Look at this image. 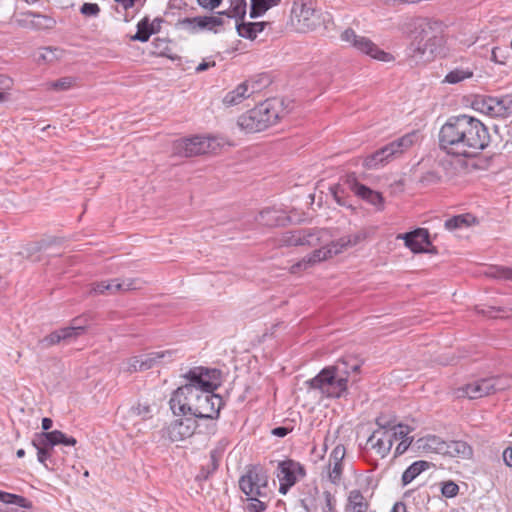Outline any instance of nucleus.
<instances>
[{"mask_svg":"<svg viewBox=\"0 0 512 512\" xmlns=\"http://www.w3.org/2000/svg\"><path fill=\"white\" fill-rule=\"evenodd\" d=\"M490 141L487 126L465 114L450 117L439 131L440 148L454 156H474L488 147Z\"/></svg>","mask_w":512,"mask_h":512,"instance_id":"obj_1","label":"nucleus"},{"mask_svg":"<svg viewBox=\"0 0 512 512\" xmlns=\"http://www.w3.org/2000/svg\"><path fill=\"white\" fill-rule=\"evenodd\" d=\"M221 371L202 366L191 368L184 374L187 382L178 387L169 400L170 409L176 416H193L202 387L218 388L221 385Z\"/></svg>","mask_w":512,"mask_h":512,"instance_id":"obj_2","label":"nucleus"},{"mask_svg":"<svg viewBox=\"0 0 512 512\" xmlns=\"http://www.w3.org/2000/svg\"><path fill=\"white\" fill-rule=\"evenodd\" d=\"M239 488L245 494L248 512H264L271 499L268 475L260 466L249 467L239 479Z\"/></svg>","mask_w":512,"mask_h":512,"instance_id":"obj_3","label":"nucleus"},{"mask_svg":"<svg viewBox=\"0 0 512 512\" xmlns=\"http://www.w3.org/2000/svg\"><path fill=\"white\" fill-rule=\"evenodd\" d=\"M306 383L309 389L318 391L321 396L327 398H340L346 394L348 388L345 378L336 376L329 366Z\"/></svg>","mask_w":512,"mask_h":512,"instance_id":"obj_4","label":"nucleus"},{"mask_svg":"<svg viewBox=\"0 0 512 512\" xmlns=\"http://www.w3.org/2000/svg\"><path fill=\"white\" fill-rule=\"evenodd\" d=\"M222 146V139L216 137L194 136L177 140L173 145L174 154L193 157L206 153H215Z\"/></svg>","mask_w":512,"mask_h":512,"instance_id":"obj_5","label":"nucleus"},{"mask_svg":"<svg viewBox=\"0 0 512 512\" xmlns=\"http://www.w3.org/2000/svg\"><path fill=\"white\" fill-rule=\"evenodd\" d=\"M418 140L416 132L408 133L377 150L374 154L364 160V165L368 169H374L379 164L389 160L393 156H398L408 150Z\"/></svg>","mask_w":512,"mask_h":512,"instance_id":"obj_6","label":"nucleus"},{"mask_svg":"<svg viewBox=\"0 0 512 512\" xmlns=\"http://www.w3.org/2000/svg\"><path fill=\"white\" fill-rule=\"evenodd\" d=\"M291 26L298 32L315 30L320 24L319 12L304 0H295L290 15Z\"/></svg>","mask_w":512,"mask_h":512,"instance_id":"obj_7","label":"nucleus"},{"mask_svg":"<svg viewBox=\"0 0 512 512\" xmlns=\"http://www.w3.org/2000/svg\"><path fill=\"white\" fill-rule=\"evenodd\" d=\"M340 39L349 46L355 48L357 51L366 54L373 59L382 62H390L394 60V57L390 53L381 50L369 38L357 35L351 28L343 31L340 35Z\"/></svg>","mask_w":512,"mask_h":512,"instance_id":"obj_8","label":"nucleus"},{"mask_svg":"<svg viewBox=\"0 0 512 512\" xmlns=\"http://www.w3.org/2000/svg\"><path fill=\"white\" fill-rule=\"evenodd\" d=\"M473 108L483 114L491 117L507 118L512 116V97H493L477 96L473 103Z\"/></svg>","mask_w":512,"mask_h":512,"instance_id":"obj_9","label":"nucleus"},{"mask_svg":"<svg viewBox=\"0 0 512 512\" xmlns=\"http://www.w3.org/2000/svg\"><path fill=\"white\" fill-rule=\"evenodd\" d=\"M217 388L202 387V392L195 407L193 417L196 419L216 420L224 406L223 398L215 394Z\"/></svg>","mask_w":512,"mask_h":512,"instance_id":"obj_10","label":"nucleus"},{"mask_svg":"<svg viewBox=\"0 0 512 512\" xmlns=\"http://www.w3.org/2000/svg\"><path fill=\"white\" fill-rule=\"evenodd\" d=\"M306 471L303 465L292 459L279 461L277 464L276 476L279 480V492L287 494L297 481L305 477Z\"/></svg>","mask_w":512,"mask_h":512,"instance_id":"obj_11","label":"nucleus"},{"mask_svg":"<svg viewBox=\"0 0 512 512\" xmlns=\"http://www.w3.org/2000/svg\"><path fill=\"white\" fill-rule=\"evenodd\" d=\"M412 40L436 44H442V25L440 22L419 18L413 22Z\"/></svg>","mask_w":512,"mask_h":512,"instance_id":"obj_12","label":"nucleus"},{"mask_svg":"<svg viewBox=\"0 0 512 512\" xmlns=\"http://www.w3.org/2000/svg\"><path fill=\"white\" fill-rule=\"evenodd\" d=\"M60 444L73 447L77 444V440L72 436H67L60 430L37 433L32 440V445L36 450L53 451L54 446Z\"/></svg>","mask_w":512,"mask_h":512,"instance_id":"obj_13","label":"nucleus"},{"mask_svg":"<svg viewBox=\"0 0 512 512\" xmlns=\"http://www.w3.org/2000/svg\"><path fill=\"white\" fill-rule=\"evenodd\" d=\"M197 427L198 424L194 417L180 418L167 425L162 430V435L172 442H178L191 437Z\"/></svg>","mask_w":512,"mask_h":512,"instance_id":"obj_14","label":"nucleus"},{"mask_svg":"<svg viewBox=\"0 0 512 512\" xmlns=\"http://www.w3.org/2000/svg\"><path fill=\"white\" fill-rule=\"evenodd\" d=\"M263 78L258 80H247L239 84L233 91L228 92L223 103L226 106H233L241 103L244 99L259 92L266 84H262Z\"/></svg>","mask_w":512,"mask_h":512,"instance_id":"obj_15","label":"nucleus"},{"mask_svg":"<svg viewBox=\"0 0 512 512\" xmlns=\"http://www.w3.org/2000/svg\"><path fill=\"white\" fill-rule=\"evenodd\" d=\"M397 239H402L405 246L413 253L431 252V250L426 249L427 246L431 245V241L429 232L425 228H417L407 233L398 234Z\"/></svg>","mask_w":512,"mask_h":512,"instance_id":"obj_16","label":"nucleus"},{"mask_svg":"<svg viewBox=\"0 0 512 512\" xmlns=\"http://www.w3.org/2000/svg\"><path fill=\"white\" fill-rule=\"evenodd\" d=\"M361 366V359L354 355H346L338 359L334 365L329 367L334 373H336V376L345 378L346 383L348 384L351 377L360 372Z\"/></svg>","mask_w":512,"mask_h":512,"instance_id":"obj_17","label":"nucleus"},{"mask_svg":"<svg viewBox=\"0 0 512 512\" xmlns=\"http://www.w3.org/2000/svg\"><path fill=\"white\" fill-rule=\"evenodd\" d=\"M440 46L436 44L412 40L406 49V55L415 64L428 62Z\"/></svg>","mask_w":512,"mask_h":512,"instance_id":"obj_18","label":"nucleus"},{"mask_svg":"<svg viewBox=\"0 0 512 512\" xmlns=\"http://www.w3.org/2000/svg\"><path fill=\"white\" fill-rule=\"evenodd\" d=\"M261 109L253 108L238 119V125L248 133L263 131L269 127V118H261Z\"/></svg>","mask_w":512,"mask_h":512,"instance_id":"obj_19","label":"nucleus"},{"mask_svg":"<svg viewBox=\"0 0 512 512\" xmlns=\"http://www.w3.org/2000/svg\"><path fill=\"white\" fill-rule=\"evenodd\" d=\"M330 237L329 230L326 228H304L298 229V246L316 247Z\"/></svg>","mask_w":512,"mask_h":512,"instance_id":"obj_20","label":"nucleus"},{"mask_svg":"<svg viewBox=\"0 0 512 512\" xmlns=\"http://www.w3.org/2000/svg\"><path fill=\"white\" fill-rule=\"evenodd\" d=\"M137 289L134 279H114L109 281H101L96 283L93 291L97 294H115L116 292H124Z\"/></svg>","mask_w":512,"mask_h":512,"instance_id":"obj_21","label":"nucleus"},{"mask_svg":"<svg viewBox=\"0 0 512 512\" xmlns=\"http://www.w3.org/2000/svg\"><path fill=\"white\" fill-rule=\"evenodd\" d=\"M376 453L382 458L386 457L393 446V435L389 430H376L367 440Z\"/></svg>","mask_w":512,"mask_h":512,"instance_id":"obj_22","label":"nucleus"},{"mask_svg":"<svg viewBox=\"0 0 512 512\" xmlns=\"http://www.w3.org/2000/svg\"><path fill=\"white\" fill-rule=\"evenodd\" d=\"M492 380L482 378L463 386L459 391L469 399H478L493 393Z\"/></svg>","mask_w":512,"mask_h":512,"instance_id":"obj_23","label":"nucleus"},{"mask_svg":"<svg viewBox=\"0 0 512 512\" xmlns=\"http://www.w3.org/2000/svg\"><path fill=\"white\" fill-rule=\"evenodd\" d=\"M331 253L327 246H323L319 249L314 250L312 253L304 257L301 261L291 266V272L297 273L300 270H305L313 265L320 263L321 261L331 258Z\"/></svg>","mask_w":512,"mask_h":512,"instance_id":"obj_24","label":"nucleus"},{"mask_svg":"<svg viewBox=\"0 0 512 512\" xmlns=\"http://www.w3.org/2000/svg\"><path fill=\"white\" fill-rule=\"evenodd\" d=\"M446 441L436 435H428L415 441V447L425 453H436L444 456Z\"/></svg>","mask_w":512,"mask_h":512,"instance_id":"obj_25","label":"nucleus"},{"mask_svg":"<svg viewBox=\"0 0 512 512\" xmlns=\"http://www.w3.org/2000/svg\"><path fill=\"white\" fill-rule=\"evenodd\" d=\"M473 455L472 447L465 441H446L444 456L452 458L470 459Z\"/></svg>","mask_w":512,"mask_h":512,"instance_id":"obj_26","label":"nucleus"},{"mask_svg":"<svg viewBox=\"0 0 512 512\" xmlns=\"http://www.w3.org/2000/svg\"><path fill=\"white\" fill-rule=\"evenodd\" d=\"M281 102L278 99H267L258 106L256 109H261V118L263 120L269 118V127L276 124L280 118Z\"/></svg>","mask_w":512,"mask_h":512,"instance_id":"obj_27","label":"nucleus"},{"mask_svg":"<svg viewBox=\"0 0 512 512\" xmlns=\"http://www.w3.org/2000/svg\"><path fill=\"white\" fill-rule=\"evenodd\" d=\"M369 502L358 489H353L348 493L345 512H367Z\"/></svg>","mask_w":512,"mask_h":512,"instance_id":"obj_28","label":"nucleus"},{"mask_svg":"<svg viewBox=\"0 0 512 512\" xmlns=\"http://www.w3.org/2000/svg\"><path fill=\"white\" fill-rule=\"evenodd\" d=\"M351 190L355 193V195L374 206H381L383 204L382 195L379 192H376L365 186L364 184L355 181L353 184H351Z\"/></svg>","mask_w":512,"mask_h":512,"instance_id":"obj_29","label":"nucleus"},{"mask_svg":"<svg viewBox=\"0 0 512 512\" xmlns=\"http://www.w3.org/2000/svg\"><path fill=\"white\" fill-rule=\"evenodd\" d=\"M268 22H237L235 28L240 37L254 40L258 33L262 32L268 25Z\"/></svg>","mask_w":512,"mask_h":512,"instance_id":"obj_30","label":"nucleus"},{"mask_svg":"<svg viewBox=\"0 0 512 512\" xmlns=\"http://www.w3.org/2000/svg\"><path fill=\"white\" fill-rule=\"evenodd\" d=\"M258 222L264 226L276 227L285 224L286 217L283 216L281 211L275 208H265L260 211L257 218Z\"/></svg>","mask_w":512,"mask_h":512,"instance_id":"obj_31","label":"nucleus"},{"mask_svg":"<svg viewBox=\"0 0 512 512\" xmlns=\"http://www.w3.org/2000/svg\"><path fill=\"white\" fill-rule=\"evenodd\" d=\"M362 240L361 234H353V235H347L343 236L340 239L336 241H332L330 244L326 245L329 249L331 256H335L339 253H341L343 250H345L348 247L355 246Z\"/></svg>","mask_w":512,"mask_h":512,"instance_id":"obj_32","label":"nucleus"},{"mask_svg":"<svg viewBox=\"0 0 512 512\" xmlns=\"http://www.w3.org/2000/svg\"><path fill=\"white\" fill-rule=\"evenodd\" d=\"M432 463L424 460H418L413 462L402 474V485L406 486L411 483L418 475L423 471L429 469Z\"/></svg>","mask_w":512,"mask_h":512,"instance_id":"obj_33","label":"nucleus"},{"mask_svg":"<svg viewBox=\"0 0 512 512\" xmlns=\"http://www.w3.org/2000/svg\"><path fill=\"white\" fill-rule=\"evenodd\" d=\"M246 8V0H231L230 8L220 12V15L225 16L227 19L234 18L236 23L241 22L244 21L246 16Z\"/></svg>","mask_w":512,"mask_h":512,"instance_id":"obj_34","label":"nucleus"},{"mask_svg":"<svg viewBox=\"0 0 512 512\" xmlns=\"http://www.w3.org/2000/svg\"><path fill=\"white\" fill-rule=\"evenodd\" d=\"M85 330V326L81 323V318H75L72 325L59 329L61 342H70L80 336Z\"/></svg>","mask_w":512,"mask_h":512,"instance_id":"obj_35","label":"nucleus"},{"mask_svg":"<svg viewBox=\"0 0 512 512\" xmlns=\"http://www.w3.org/2000/svg\"><path fill=\"white\" fill-rule=\"evenodd\" d=\"M157 33V29L150 25V19L144 17L137 24V32L131 37L132 41L147 42L152 34Z\"/></svg>","mask_w":512,"mask_h":512,"instance_id":"obj_36","label":"nucleus"},{"mask_svg":"<svg viewBox=\"0 0 512 512\" xmlns=\"http://www.w3.org/2000/svg\"><path fill=\"white\" fill-rule=\"evenodd\" d=\"M475 221L476 218L472 214L467 213L456 215L447 219L444 223V226L447 230L454 231L463 227H469Z\"/></svg>","mask_w":512,"mask_h":512,"instance_id":"obj_37","label":"nucleus"},{"mask_svg":"<svg viewBox=\"0 0 512 512\" xmlns=\"http://www.w3.org/2000/svg\"><path fill=\"white\" fill-rule=\"evenodd\" d=\"M221 455L217 450L210 452L209 462L201 467L200 473L197 475L199 480H207L211 474H213L219 466Z\"/></svg>","mask_w":512,"mask_h":512,"instance_id":"obj_38","label":"nucleus"},{"mask_svg":"<svg viewBox=\"0 0 512 512\" xmlns=\"http://www.w3.org/2000/svg\"><path fill=\"white\" fill-rule=\"evenodd\" d=\"M250 18L255 19L264 14L271 7L279 4L281 0H250Z\"/></svg>","mask_w":512,"mask_h":512,"instance_id":"obj_39","label":"nucleus"},{"mask_svg":"<svg viewBox=\"0 0 512 512\" xmlns=\"http://www.w3.org/2000/svg\"><path fill=\"white\" fill-rule=\"evenodd\" d=\"M141 354L131 356L120 363V371L128 374L145 371Z\"/></svg>","mask_w":512,"mask_h":512,"instance_id":"obj_40","label":"nucleus"},{"mask_svg":"<svg viewBox=\"0 0 512 512\" xmlns=\"http://www.w3.org/2000/svg\"><path fill=\"white\" fill-rule=\"evenodd\" d=\"M64 51L58 47H43L37 57L38 63H53L62 58Z\"/></svg>","mask_w":512,"mask_h":512,"instance_id":"obj_41","label":"nucleus"},{"mask_svg":"<svg viewBox=\"0 0 512 512\" xmlns=\"http://www.w3.org/2000/svg\"><path fill=\"white\" fill-rule=\"evenodd\" d=\"M473 76V71L469 68H455L451 70L444 78V83L457 84Z\"/></svg>","mask_w":512,"mask_h":512,"instance_id":"obj_42","label":"nucleus"},{"mask_svg":"<svg viewBox=\"0 0 512 512\" xmlns=\"http://www.w3.org/2000/svg\"><path fill=\"white\" fill-rule=\"evenodd\" d=\"M327 468L329 481L334 485H339L342 479L343 462H329Z\"/></svg>","mask_w":512,"mask_h":512,"instance_id":"obj_43","label":"nucleus"},{"mask_svg":"<svg viewBox=\"0 0 512 512\" xmlns=\"http://www.w3.org/2000/svg\"><path fill=\"white\" fill-rule=\"evenodd\" d=\"M278 247L298 246V230H291L282 233L277 239Z\"/></svg>","mask_w":512,"mask_h":512,"instance_id":"obj_44","label":"nucleus"},{"mask_svg":"<svg viewBox=\"0 0 512 512\" xmlns=\"http://www.w3.org/2000/svg\"><path fill=\"white\" fill-rule=\"evenodd\" d=\"M129 417H139L141 420L151 418L152 410L150 405L146 403H138L129 409Z\"/></svg>","mask_w":512,"mask_h":512,"instance_id":"obj_45","label":"nucleus"},{"mask_svg":"<svg viewBox=\"0 0 512 512\" xmlns=\"http://www.w3.org/2000/svg\"><path fill=\"white\" fill-rule=\"evenodd\" d=\"M49 245L50 243L45 240L30 243L24 248V251H22L21 254L27 258H32L34 254L47 250Z\"/></svg>","mask_w":512,"mask_h":512,"instance_id":"obj_46","label":"nucleus"},{"mask_svg":"<svg viewBox=\"0 0 512 512\" xmlns=\"http://www.w3.org/2000/svg\"><path fill=\"white\" fill-rule=\"evenodd\" d=\"M415 427L409 426L402 423H396L395 426L391 428V435H393V441L395 439L404 440L406 438H410L408 435L414 431Z\"/></svg>","mask_w":512,"mask_h":512,"instance_id":"obj_47","label":"nucleus"},{"mask_svg":"<svg viewBox=\"0 0 512 512\" xmlns=\"http://www.w3.org/2000/svg\"><path fill=\"white\" fill-rule=\"evenodd\" d=\"M487 274L496 279L512 281L511 267L494 266L490 268V271Z\"/></svg>","mask_w":512,"mask_h":512,"instance_id":"obj_48","label":"nucleus"},{"mask_svg":"<svg viewBox=\"0 0 512 512\" xmlns=\"http://www.w3.org/2000/svg\"><path fill=\"white\" fill-rule=\"evenodd\" d=\"M492 380L493 393L503 391L512 386V378L508 376L489 377Z\"/></svg>","mask_w":512,"mask_h":512,"instance_id":"obj_49","label":"nucleus"},{"mask_svg":"<svg viewBox=\"0 0 512 512\" xmlns=\"http://www.w3.org/2000/svg\"><path fill=\"white\" fill-rule=\"evenodd\" d=\"M205 19L207 20V30L214 33H218V27L223 26L226 22L224 16L220 15V12L217 15L205 16Z\"/></svg>","mask_w":512,"mask_h":512,"instance_id":"obj_50","label":"nucleus"},{"mask_svg":"<svg viewBox=\"0 0 512 512\" xmlns=\"http://www.w3.org/2000/svg\"><path fill=\"white\" fill-rule=\"evenodd\" d=\"M141 358L145 371L158 366L157 351L142 353Z\"/></svg>","mask_w":512,"mask_h":512,"instance_id":"obj_51","label":"nucleus"},{"mask_svg":"<svg viewBox=\"0 0 512 512\" xmlns=\"http://www.w3.org/2000/svg\"><path fill=\"white\" fill-rule=\"evenodd\" d=\"M397 423L395 417H389L387 415H380L376 418L377 430H389Z\"/></svg>","mask_w":512,"mask_h":512,"instance_id":"obj_52","label":"nucleus"},{"mask_svg":"<svg viewBox=\"0 0 512 512\" xmlns=\"http://www.w3.org/2000/svg\"><path fill=\"white\" fill-rule=\"evenodd\" d=\"M196 19L195 17L194 18H183V19H179L178 22L176 23V27L179 28V29H182V30H185L189 33H197V26H196Z\"/></svg>","mask_w":512,"mask_h":512,"instance_id":"obj_53","label":"nucleus"},{"mask_svg":"<svg viewBox=\"0 0 512 512\" xmlns=\"http://www.w3.org/2000/svg\"><path fill=\"white\" fill-rule=\"evenodd\" d=\"M459 486L453 481H446L442 483L441 493L446 498H453L457 496Z\"/></svg>","mask_w":512,"mask_h":512,"instance_id":"obj_54","label":"nucleus"},{"mask_svg":"<svg viewBox=\"0 0 512 512\" xmlns=\"http://www.w3.org/2000/svg\"><path fill=\"white\" fill-rule=\"evenodd\" d=\"M72 77H63L50 83V88L56 91H66L73 85Z\"/></svg>","mask_w":512,"mask_h":512,"instance_id":"obj_55","label":"nucleus"},{"mask_svg":"<svg viewBox=\"0 0 512 512\" xmlns=\"http://www.w3.org/2000/svg\"><path fill=\"white\" fill-rule=\"evenodd\" d=\"M158 365H165L174 361L177 357V350L157 351Z\"/></svg>","mask_w":512,"mask_h":512,"instance_id":"obj_56","label":"nucleus"},{"mask_svg":"<svg viewBox=\"0 0 512 512\" xmlns=\"http://www.w3.org/2000/svg\"><path fill=\"white\" fill-rule=\"evenodd\" d=\"M80 12L87 17H97L100 13V7L96 3H84L80 7Z\"/></svg>","mask_w":512,"mask_h":512,"instance_id":"obj_57","label":"nucleus"},{"mask_svg":"<svg viewBox=\"0 0 512 512\" xmlns=\"http://www.w3.org/2000/svg\"><path fill=\"white\" fill-rule=\"evenodd\" d=\"M441 176L436 171H428L421 177V183L428 186L439 183Z\"/></svg>","mask_w":512,"mask_h":512,"instance_id":"obj_58","label":"nucleus"},{"mask_svg":"<svg viewBox=\"0 0 512 512\" xmlns=\"http://www.w3.org/2000/svg\"><path fill=\"white\" fill-rule=\"evenodd\" d=\"M346 449L343 445H337L331 452L329 462H343Z\"/></svg>","mask_w":512,"mask_h":512,"instance_id":"obj_59","label":"nucleus"},{"mask_svg":"<svg viewBox=\"0 0 512 512\" xmlns=\"http://www.w3.org/2000/svg\"><path fill=\"white\" fill-rule=\"evenodd\" d=\"M323 496L325 499V506L323 507V512H335V497L329 491H324Z\"/></svg>","mask_w":512,"mask_h":512,"instance_id":"obj_60","label":"nucleus"},{"mask_svg":"<svg viewBox=\"0 0 512 512\" xmlns=\"http://www.w3.org/2000/svg\"><path fill=\"white\" fill-rule=\"evenodd\" d=\"M61 342V339H60V335H59V332L58 330L50 333L49 335H47L46 337H44L40 343L44 346V347H49V346H52V345H55V344H58Z\"/></svg>","mask_w":512,"mask_h":512,"instance_id":"obj_61","label":"nucleus"},{"mask_svg":"<svg viewBox=\"0 0 512 512\" xmlns=\"http://www.w3.org/2000/svg\"><path fill=\"white\" fill-rule=\"evenodd\" d=\"M413 441H414L413 437L401 440V442L396 446V449L394 452V457L396 458L398 456L403 455L408 450V448L411 446Z\"/></svg>","mask_w":512,"mask_h":512,"instance_id":"obj_62","label":"nucleus"},{"mask_svg":"<svg viewBox=\"0 0 512 512\" xmlns=\"http://www.w3.org/2000/svg\"><path fill=\"white\" fill-rule=\"evenodd\" d=\"M51 450H37V460L45 466V468L50 469L47 460L51 458Z\"/></svg>","mask_w":512,"mask_h":512,"instance_id":"obj_63","label":"nucleus"},{"mask_svg":"<svg viewBox=\"0 0 512 512\" xmlns=\"http://www.w3.org/2000/svg\"><path fill=\"white\" fill-rule=\"evenodd\" d=\"M330 190H331V193H332L335 201L339 205H341V206L347 205V202L345 201L344 197L341 195L343 193V191L340 190L339 187H332Z\"/></svg>","mask_w":512,"mask_h":512,"instance_id":"obj_64","label":"nucleus"}]
</instances>
